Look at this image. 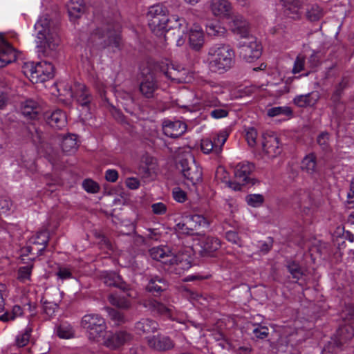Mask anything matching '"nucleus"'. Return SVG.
I'll list each match as a JSON object with an SVG mask.
<instances>
[{"label":"nucleus","instance_id":"nucleus-54","mask_svg":"<svg viewBox=\"0 0 354 354\" xmlns=\"http://www.w3.org/2000/svg\"><path fill=\"white\" fill-rule=\"evenodd\" d=\"M82 186L87 192L90 193H97L100 189L98 184L91 179L84 180Z\"/></svg>","mask_w":354,"mask_h":354},{"label":"nucleus","instance_id":"nucleus-51","mask_svg":"<svg viewBox=\"0 0 354 354\" xmlns=\"http://www.w3.org/2000/svg\"><path fill=\"white\" fill-rule=\"evenodd\" d=\"M189 218L190 221L192 223V225H194V229L196 230L197 226H208L209 223L205 217L203 215L200 214H194L187 216Z\"/></svg>","mask_w":354,"mask_h":354},{"label":"nucleus","instance_id":"nucleus-6","mask_svg":"<svg viewBox=\"0 0 354 354\" xmlns=\"http://www.w3.org/2000/svg\"><path fill=\"white\" fill-rule=\"evenodd\" d=\"M43 127L41 125L30 123L27 126L26 129L33 143L41 149L44 150L49 162L54 164L57 160V155L51 146L46 143V135L42 129Z\"/></svg>","mask_w":354,"mask_h":354},{"label":"nucleus","instance_id":"nucleus-8","mask_svg":"<svg viewBox=\"0 0 354 354\" xmlns=\"http://www.w3.org/2000/svg\"><path fill=\"white\" fill-rule=\"evenodd\" d=\"M354 336V326L350 324L341 325L336 331L334 337L324 347V351L335 353L342 349V346Z\"/></svg>","mask_w":354,"mask_h":354},{"label":"nucleus","instance_id":"nucleus-4","mask_svg":"<svg viewBox=\"0 0 354 354\" xmlns=\"http://www.w3.org/2000/svg\"><path fill=\"white\" fill-rule=\"evenodd\" d=\"M167 8L161 4L149 7L147 14L148 25L157 36H161L174 21L172 16L168 17Z\"/></svg>","mask_w":354,"mask_h":354},{"label":"nucleus","instance_id":"nucleus-45","mask_svg":"<svg viewBox=\"0 0 354 354\" xmlns=\"http://www.w3.org/2000/svg\"><path fill=\"white\" fill-rule=\"evenodd\" d=\"M228 138V133L223 130L220 131L214 138L213 142L215 143V154L218 155L222 151V147Z\"/></svg>","mask_w":354,"mask_h":354},{"label":"nucleus","instance_id":"nucleus-11","mask_svg":"<svg viewBox=\"0 0 354 354\" xmlns=\"http://www.w3.org/2000/svg\"><path fill=\"white\" fill-rule=\"evenodd\" d=\"M174 23L169 26V28L164 32L165 39L166 41H175L177 46H182L186 37L184 36L185 28H183V23L185 21L183 18H179L176 15H172Z\"/></svg>","mask_w":354,"mask_h":354},{"label":"nucleus","instance_id":"nucleus-36","mask_svg":"<svg viewBox=\"0 0 354 354\" xmlns=\"http://www.w3.org/2000/svg\"><path fill=\"white\" fill-rule=\"evenodd\" d=\"M167 288V283L166 281L158 276H154L151 277L149 283L147 286V290L149 292L154 293H160Z\"/></svg>","mask_w":354,"mask_h":354},{"label":"nucleus","instance_id":"nucleus-40","mask_svg":"<svg viewBox=\"0 0 354 354\" xmlns=\"http://www.w3.org/2000/svg\"><path fill=\"white\" fill-rule=\"evenodd\" d=\"M288 272L292 275V279L299 280L304 275V270L301 266L295 261H288L286 265Z\"/></svg>","mask_w":354,"mask_h":354},{"label":"nucleus","instance_id":"nucleus-2","mask_svg":"<svg viewBox=\"0 0 354 354\" xmlns=\"http://www.w3.org/2000/svg\"><path fill=\"white\" fill-rule=\"evenodd\" d=\"M120 25L112 20L107 19L100 27H97L91 34V40L99 48H106L113 46L120 48Z\"/></svg>","mask_w":354,"mask_h":354},{"label":"nucleus","instance_id":"nucleus-39","mask_svg":"<svg viewBox=\"0 0 354 354\" xmlns=\"http://www.w3.org/2000/svg\"><path fill=\"white\" fill-rule=\"evenodd\" d=\"M206 32L211 37L224 36L226 30L218 22L209 21L206 24Z\"/></svg>","mask_w":354,"mask_h":354},{"label":"nucleus","instance_id":"nucleus-60","mask_svg":"<svg viewBox=\"0 0 354 354\" xmlns=\"http://www.w3.org/2000/svg\"><path fill=\"white\" fill-rule=\"evenodd\" d=\"M57 335L63 339H68L73 335L71 328L66 327L63 325L59 326L57 329Z\"/></svg>","mask_w":354,"mask_h":354},{"label":"nucleus","instance_id":"nucleus-16","mask_svg":"<svg viewBox=\"0 0 354 354\" xmlns=\"http://www.w3.org/2000/svg\"><path fill=\"white\" fill-rule=\"evenodd\" d=\"M254 169V165L250 162H242L238 164L234 169V176L236 180L246 182L251 186L254 185L259 181L255 178H251L249 176Z\"/></svg>","mask_w":354,"mask_h":354},{"label":"nucleus","instance_id":"nucleus-28","mask_svg":"<svg viewBox=\"0 0 354 354\" xmlns=\"http://www.w3.org/2000/svg\"><path fill=\"white\" fill-rule=\"evenodd\" d=\"M284 5V15L292 19L300 18L299 10L301 6V0H281Z\"/></svg>","mask_w":354,"mask_h":354},{"label":"nucleus","instance_id":"nucleus-35","mask_svg":"<svg viewBox=\"0 0 354 354\" xmlns=\"http://www.w3.org/2000/svg\"><path fill=\"white\" fill-rule=\"evenodd\" d=\"M22 114L30 119H36L41 113L37 103L32 100H26L21 107Z\"/></svg>","mask_w":354,"mask_h":354},{"label":"nucleus","instance_id":"nucleus-50","mask_svg":"<svg viewBox=\"0 0 354 354\" xmlns=\"http://www.w3.org/2000/svg\"><path fill=\"white\" fill-rule=\"evenodd\" d=\"M329 133L324 131L319 133L317 138V144L324 151H327L329 148Z\"/></svg>","mask_w":354,"mask_h":354},{"label":"nucleus","instance_id":"nucleus-59","mask_svg":"<svg viewBox=\"0 0 354 354\" xmlns=\"http://www.w3.org/2000/svg\"><path fill=\"white\" fill-rule=\"evenodd\" d=\"M227 240L234 244L241 245V241L236 231L230 230L225 233Z\"/></svg>","mask_w":354,"mask_h":354},{"label":"nucleus","instance_id":"nucleus-15","mask_svg":"<svg viewBox=\"0 0 354 354\" xmlns=\"http://www.w3.org/2000/svg\"><path fill=\"white\" fill-rule=\"evenodd\" d=\"M71 95L82 106H88L93 100V96L88 88L84 84L79 82L75 83L74 88L71 90Z\"/></svg>","mask_w":354,"mask_h":354},{"label":"nucleus","instance_id":"nucleus-1","mask_svg":"<svg viewBox=\"0 0 354 354\" xmlns=\"http://www.w3.org/2000/svg\"><path fill=\"white\" fill-rule=\"evenodd\" d=\"M207 62L212 72L223 74L234 66L235 53L229 45H214L209 48Z\"/></svg>","mask_w":354,"mask_h":354},{"label":"nucleus","instance_id":"nucleus-53","mask_svg":"<svg viewBox=\"0 0 354 354\" xmlns=\"http://www.w3.org/2000/svg\"><path fill=\"white\" fill-rule=\"evenodd\" d=\"M201 148L202 151L205 153H209L210 152L215 153V143L210 139H203L201 140Z\"/></svg>","mask_w":354,"mask_h":354},{"label":"nucleus","instance_id":"nucleus-27","mask_svg":"<svg viewBox=\"0 0 354 354\" xmlns=\"http://www.w3.org/2000/svg\"><path fill=\"white\" fill-rule=\"evenodd\" d=\"M319 99L317 92H311L305 95H297L293 99V103L298 107L305 108L314 106Z\"/></svg>","mask_w":354,"mask_h":354},{"label":"nucleus","instance_id":"nucleus-61","mask_svg":"<svg viewBox=\"0 0 354 354\" xmlns=\"http://www.w3.org/2000/svg\"><path fill=\"white\" fill-rule=\"evenodd\" d=\"M253 333L257 338L263 339L268 336V328L266 326H259L253 329Z\"/></svg>","mask_w":354,"mask_h":354},{"label":"nucleus","instance_id":"nucleus-22","mask_svg":"<svg viewBox=\"0 0 354 354\" xmlns=\"http://www.w3.org/2000/svg\"><path fill=\"white\" fill-rule=\"evenodd\" d=\"M104 283L107 286H113L120 289L124 292H126L128 297H132L130 286L123 281L122 277L115 272L107 274L104 278Z\"/></svg>","mask_w":354,"mask_h":354},{"label":"nucleus","instance_id":"nucleus-3","mask_svg":"<svg viewBox=\"0 0 354 354\" xmlns=\"http://www.w3.org/2000/svg\"><path fill=\"white\" fill-rule=\"evenodd\" d=\"M37 30V46L44 53L46 48L55 50L59 45V37L57 28L52 26V22L47 17H41L35 24Z\"/></svg>","mask_w":354,"mask_h":354},{"label":"nucleus","instance_id":"nucleus-10","mask_svg":"<svg viewBox=\"0 0 354 354\" xmlns=\"http://www.w3.org/2000/svg\"><path fill=\"white\" fill-rule=\"evenodd\" d=\"M352 84L353 83L351 78L348 76H344L342 78L341 81L335 86L330 100L331 106L337 114L342 113V111L344 110L342 97L345 91L351 87Z\"/></svg>","mask_w":354,"mask_h":354},{"label":"nucleus","instance_id":"nucleus-44","mask_svg":"<svg viewBox=\"0 0 354 354\" xmlns=\"http://www.w3.org/2000/svg\"><path fill=\"white\" fill-rule=\"evenodd\" d=\"M110 304L122 309H129L131 307V302L124 297H118L114 295H110L108 297Z\"/></svg>","mask_w":354,"mask_h":354},{"label":"nucleus","instance_id":"nucleus-17","mask_svg":"<svg viewBox=\"0 0 354 354\" xmlns=\"http://www.w3.org/2000/svg\"><path fill=\"white\" fill-rule=\"evenodd\" d=\"M187 130L185 123L180 121L165 120L162 122V131L165 136L171 138H177L182 136Z\"/></svg>","mask_w":354,"mask_h":354},{"label":"nucleus","instance_id":"nucleus-5","mask_svg":"<svg viewBox=\"0 0 354 354\" xmlns=\"http://www.w3.org/2000/svg\"><path fill=\"white\" fill-rule=\"evenodd\" d=\"M177 168L194 188L196 189L197 185L203 182L202 169L196 162L194 156L191 153L188 152L179 156Z\"/></svg>","mask_w":354,"mask_h":354},{"label":"nucleus","instance_id":"nucleus-49","mask_svg":"<svg viewBox=\"0 0 354 354\" xmlns=\"http://www.w3.org/2000/svg\"><path fill=\"white\" fill-rule=\"evenodd\" d=\"M180 262V257L174 255L171 252L167 253L165 252L163 258L161 259L162 263L169 266L178 265V263Z\"/></svg>","mask_w":354,"mask_h":354},{"label":"nucleus","instance_id":"nucleus-31","mask_svg":"<svg viewBox=\"0 0 354 354\" xmlns=\"http://www.w3.org/2000/svg\"><path fill=\"white\" fill-rule=\"evenodd\" d=\"M301 170L310 175L318 173L317 156L315 153L307 154L301 160Z\"/></svg>","mask_w":354,"mask_h":354},{"label":"nucleus","instance_id":"nucleus-43","mask_svg":"<svg viewBox=\"0 0 354 354\" xmlns=\"http://www.w3.org/2000/svg\"><path fill=\"white\" fill-rule=\"evenodd\" d=\"M23 310L19 305H15L12 307V311H6L4 314L0 316V321L8 322L15 319L17 317L22 315Z\"/></svg>","mask_w":354,"mask_h":354},{"label":"nucleus","instance_id":"nucleus-9","mask_svg":"<svg viewBox=\"0 0 354 354\" xmlns=\"http://www.w3.org/2000/svg\"><path fill=\"white\" fill-rule=\"evenodd\" d=\"M239 44V55L248 62L258 59L262 54V46L256 37L249 36Z\"/></svg>","mask_w":354,"mask_h":354},{"label":"nucleus","instance_id":"nucleus-18","mask_svg":"<svg viewBox=\"0 0 354 354\" xmlns=\"http://www.w3.org/2000/svg\"><path fill=\"white\" fill-rule=\"evenodd\" d=\"M158 88V85L153 74L148 73L141 81L139 89L145 97L152 98Z\"/></svg>","mask_w":354,"mask_h":354},{"label":"nucleus","instance_id":"nucleus-33","mask_svg":"<svg viewBox=\"0 0 354 354\" xmlns=\"http://www.w3.org/2000/svg\"><path fill=\"white\" fill-rule=\"evenodd\" d=\"M49 240L48 233L46 231L40 232L37 234L34 237H32L30 241L34 245H39L41 246L37 248L36 256L30 258V260L34 261L36 257L41 256L43 254V252L45 250L46 245Z\"/></svg>","mask_w":354,"mask_h":354},{"label":"nucleus","instance_id":"nucleus-19","mask_svg":"<svg viewBox=\"0 0 354 354\" xmlns=\"http://www.w3.org/2000/svg\"><path fill=\"white\" fill-rule=\"evenodd\" d=\"M206 106L213 108L209 112V115L214 119H221L227 117L229 113L227 106L222 104L217 97H211L206 102Z\"/></svg>","mask_w":354,"mask_h":354},{"label":"nucleus","instance_id":"nucleus-58","mask_svg":"<svg viewBox=\"0 0 354 354\" xmlns=\"http://www.w3.org/2000/svg\"><path fill=\"white\" fill-rule=\"evenodd\" d=\"M31 328H26L25 332L17 337V344L19 346H24L29 341L30 336Z\"/></svg>","mask_w":354,"mask_h":354},{"label":"nucleus","instance_id":"nucleus-37","mask_svg":"<svg viewBox=\"0 0 354 354\" xmlns=\"http://www.w3.org/2000/svg\"><path fill=\"white\" fill-rule=\"evenodd\" d=\"M105 310L114 325L120 326L127 322V319L123 313L111 307H106Z\"/></svg>","mask_w":354,"mask_h":354},{"label":"nucleus","instance_id":"nucleus-63","mask_svg":"<svg viewBox=\"0 0 354 354\" xmlns=\"http://www.w3.org/2000/svg\"><path fill=\"white\" fill-rule=\"evenodd\" d=\"M12 202L6 196H0V213H6L10 209Z\"/></svg>","mask_w":354,"mask_h":354},{"label":"nucleus","instance_id":"nucleus-20","mask_svg":"<svg viewBox=\"0 0 354 354\" xmlns=\"http://www.w3.org/2000/svg\"><path fill=\"white\" fill-rule=\"evenodd\" d=\"M132 336L130 333L120 330L115 333H111L104 341V344L111 348H117L130 341Z\"/></svg>","mask_w":354,"mask_h":354},{"label":"nucleus","instance_id":"nucleus-55","mask_svg":"<svg viewBox=\"0 0 354 354\" xmlns=\"http://www.w3.org/2000/svg\"><path fill=\"white\" fill-rule=\"evenodd\" d=\"M343 318L345 324L354 326V307L347 306L343 313Z\"/></svg>","mask_w":354,"mask_h":354},{"label":"nucleus","instance_id":"nucleus-13","mask_svg":"<svg viewBox=\"0 0 354 354\" xmlns=\"http://www.w3.org/2000/svg\"><path fill=\"white\" fill-rule=\"evenodd\" d=\"M147 343L150 348L159 352L171 350L175 345L169 337L162 334L147 337Z\"/></svg>","mask_w":354,"mask_h":354},{"label":"nucleus","instance_id":"nucleus-47","mask_svg":"<svg viewBox=\"0 0 354 354\" xmlns=\"http://www.w3.org/2000/svg\"><path fill=\"white\" fill-rule=\"evenodd\" d=\"M24 69L26 74H30L31 81L32 82L34 80L36 81L37 73H41V70L39 66H38V62L36 64H34V62L26 63L24 66Z\"/></svg>","mask_w":354,"mask_h":354},{"label":"nucleus","instance_id":"nucleus-7","mask_svg":"<svg viewBox=\"0 0 354 354\" xmlns=\"http://www.w3.org/2000/svg\"><path fill=\"white\" fill-rule=\"evenodd\" d=\"M81 326L88 333L90 339L95 340L106 333L105 320L98 314L85 315L82 319Z\"/></svg>","mask_w":354,"mask_h":354},{"label":"nucleus","instance_id":"nucleus-41","mask_svg":"<svg viewBox=\"0 0 354 354\" xmlns=\"http://www.w3.org/2000/svg\"><path fill=\"white\" fill-rule=\"evenodd\" d=\"M176 230L179 232L187 234L192 235L195 230L194 225L190 221L189 218L185 216L183 220L176 225Z\"/></svg>","mask_w":354,"mask_h":354},{"label":"nucleus","instance_id":"nucleus-25","mask_svg":"<svg viewBox=\"0 0 354 354\" xmlns=\"http://www.w3.org/2000/svg\"><path fill=\"white\" fill-rule=\"evenodd\" d=\"M16 59L15 48L7 41H3L0 46V68L15 62Z\"/></svg>","mask_w":354,"mask_h":354},{"label":"nucleus","instance_id":"nucleus-26","mask_svg":"<svg viewBox=\"0 0 354 354\" xmlns=\"http://www.w3.org/2000/svg\"><path fill=\"white\" fill-rule=\"evenodd\" d=\"M44 118L46 122L54 128L62 129L66 123V115L60 109L52 112H46Z\"/></svg>","mask_w":354,"mask_h":354},{"label":"nucleus","instance_id":"nucleus-21","mask_svg":"<svg viewBox=\"0 0 354 354\" xmlns=\"http://www.w3.org/2000/svg\"><path fill=\"white\" fill-rule=\"evenodd\" d=\"M262 146L264 152L270 158H275L281 153L279 140L275 136H265Z\"/></svg>","mask_w":354,"mask_h":354},{"label":"nucleus","instance_id":"nucleus-56","mask_svg":"<svg viewBox=\"0 0 354 354\" xmlns=\"http://www.w3.org/2000/svg\"><path fill=\"white\" fill-rule=\"evenodd\" d=\"M150 257L156 260L161 262V259L163 258L165 255V250L159 247H154L149 250V251Z\"/></svg>","mask_w":354,"mask_h":354},{"label":"nucleus","instance_id":"nucleus-29","mask_svg":"<svg viewBox=\"0 0 354 354\" xmlns=\"http://www.w3.org/2000/svg\"><path fill=\"white\" fill-rule=\"evenodd\" d=\"M158 327V323L149 318H142L135 324V330L139 335L154 333Z\"/></svg>","mask_w":354,"mask_h":354},{"label":"nucleus","instance_id":"nucleus-57","mask_svg":"<svg viewBox=\"0 0 354 354\" xmlns=\"http://www.w3.org/2000/svg\"><path fill=\"white\" fill-rule=\"evenodd\" d=\"M173 198L179 203H184L187 200V194L180 187H175L172 191Z\"/></svg>","mask_w":354,"mask_h":354},{"label":"nucleus","instance_id":"nucleus-24","mask_svg":"<svg viewBox=\"0 0 354 354\" xmlns=\"http://www.w3.org/2000/svg\"><path fill=\"white\" fill-rule=\"evenodd\" d=\"M189 42L190 47L196 51L202 48L204 44V35L203 29L200 26L194 24L190 28Z\"/></svg>","mask_w":354,"mask_h":354},{"label":"nucleus","instance_id":"nucleus-64","mask_svg":"<svg viewBox=\"0 0 354 354\" xmlns=\"http://www.w3.org/2000/svg\"><path fill=\"white\" fill-rule=\"evenodd\" d=\"M347 204L348 208L354 207V180L350 185V189L347 194Z\"/></svg>","mask_w":354,"mask_h":354},{"label":"nucleus","instance_id":"nucleus-42","mask_svg":"<svg viewBox=\"0 0 354 354\" xmlns=\"http://www.w3.org/2000/svg\"><path fill=\"white\" fill-rule=\"evenodd\" d=\"M306 15L310 21H316L323 17L324 12L318 5L314 4L308 7Z\"/></svg>","mask_w":354,"mask_h":354},{"label":"nucleus","instance_id":"nucleus-62","mask_svg":"<svg viewBox=\"0 0 354 354\" xmlns=\"http://www.w3.org/2000/svg\"><path fill=\"white\" fill-rule=\"evenodd\" d=\"M257 132L254 128H250L246 133L245 138L248 145L253 147L256 145Z\"/></svg>","mask_w":354,"mask_h":354},{"label":"nucleus","instance_id":"nucleus-32","mask_svg":"<svg viewBox=\"0 0 354 354\" xmlns=\"http://www.w3.org/2000/svg\"><path fill=\"white\" fill-rule=\"evenodd\" d=\"M152 313L164 316L167 318H171L173 316L172 309L165 306L163 304L156 300H149L145 304Z\"/></svg>","mask_w":354,"mask_h":354},{"label":"nucleus","instance_id":"nucleus-48","mask_svg":"<svg viewBox=\"0 0 354 354\" xmlns=\"http://www.w3.org/2000/svg\"><path fill=\"white\" fill-rule=\"evenodd\" d=\"M248 205L253 207H259L264 202V196L262 194H248L245 197Z\"/></svg>","mask_w":354,"mask_h":354},{"label":"nucleus","instance_id":"nucleus-52","mask_svg":"<svg viewBox=\"0 0 354 354\" xmlns=\"http://www.w3.org/2000/svg\"><path fill=\"white\" fill-rule=\"evenodd\" d=\"M32 268V263L26 266L20 267L18 270V279L20 281L30 279Z\"/></svg>","mask_w":354,"mask_h":354},{"label":"nucleus","instance_id":"nucleus-34","mask_svg":"<svg viewBox=\"0 0 354 354\" xmlns=\"http://www.w3.org/2000/svg\"><path fill=\"white\" fill-rule=\"evenodd\" d=\"M38 66H39L41 73H37L36 82H42L54 77L55 67L51 63L42 61L38 62Z\"/></svg>","mask_w":354,"mask_h":354},{"label":"nucleus","instance_id":"nucleus-12","mask_svg":"<svg viewBox=\"0 0 354 354\" xmlns=\"http://www.w3.org/2000/svg\"><path fill=\"white\" fill-rule=\"evenodd\" d=\"M226 19L234 33L239 35L243 38L250 36L249 24L242 15L232 12Z\"/></svg>","mask_w":354,"mask_h":354},{"label":"nucleus","instance_id":"nucleus-30","mask_svg":"<svg viewBox=\"0 0 354 354\" xmlns=\"http://www.w3.org/2000/svg\"><path fill=\"white\" fill-rule=\"evenodd\" d=\"M66 7L71 21L80 18L86 10L83 0H71Z\"/></svg>","mask_w":354,"mask_h":354},{"label":"nucleus","instance_id":"nucleus-14","mask_svg":"<svg viewBox=\"0 0 354 354\" xmlns=\"http://www.w3.org/2000/svg\"><path fill=\"white\" fill-rule=\"evenodd\" d=\"M200 254L203 257H214L216 251L221 248V241L216 237H203L199 241Z\"/></svg>","mask_w":354,"mask_h":354},{"label":"nucleus","instance_id":"nucleus-23","mask_svg":"<svg viewBox=\"0 0 354 354\" xmlns=\"http://www.w3.org/2000/svg\"><path fill=\"white\" fill-rule=\"evenodd\" d=\"M210 9L214 15L225 19L232 12V5L227 0H211Z\"/></svg>","mask_w":354,"mask_h":354},{"label":"nucleus","instance_id":"nucleus-38","mask_svg":"<svg viewBox=\"0 0 354 354\" xmlns=\"http://www.w3.org/2000/svg\"><path fill=\"white\" fill-rule=\"evenodd\" d=\"M61 147L64 152L73 153L77 147L76 137L75 135L64 136L61 142Z\"/></svg>","mask_w":354,"mask_h":354},{"label":"nucleus","instance_id":"nucleus-46","mask_svg":"<svg viewBox=\"0 0 354 354\" xmlns=\"http://www.w3.org/2000/svg\"><path fill=\"white\" fill-rule=\"evenodd\" d=\"M267 114L270 117H275L281 115L291 116L292 115V111L288 106H276L269 109Z\"/></svg>","mask_w":354,"mask_h":354}]
</instances>
